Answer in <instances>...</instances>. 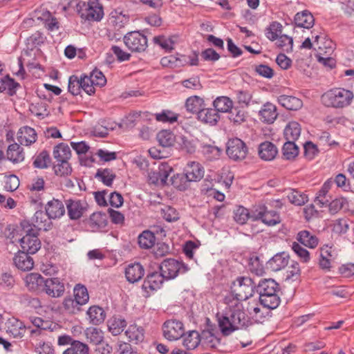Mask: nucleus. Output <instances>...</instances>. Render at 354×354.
I'll return each mask as SVG.
<instances>
[{"label": "nucleus", "instance_id": "27", "mask_svg": "<svg viewBox=\"0 0 354 354\" xmlns=\"http://www.w3.org/2000/svg\"><path fill=\"white\" fill-rule=\"evenodd\" d=\"M279 103L288 110H298L302 105V101L294 96L282 95L278 97Z\"/></svg>", "mask_w": 354, "mask_h": 354}, {"label": "nucleus", "instance_id": "57", "mask_svg": "<svg viewBox=\"0 0 354 354\" xmlns=\"http://www.w3.org/2000/svg\"><path fill=\"white\" fill-rule=\"evenodd\" d=\"M30 322L35 326L37 328H39L44 330H53L55 326L48 320H44L40 317L31 316L29 317Z\"/></svg>", "mask_w": 354, "mask_h": 354}, {"label": "nucleus", "instance_id": "58", "mask_svg": "<svg viewBox=\"0 0 354 354\" xmlns=\"http://www.w3.org/2000/svg\"><path fill=\"white\" fill-rule=\"evenodd\" d=\"M54 171L56 175L60 176H68L72 172V168L68 161L55 162Z\"/></svg>", "mask_w": 354, "mask_h": 354}, {"label": "nucleus", "instance_id": "22", "mask_svg": "<svg viewBox=\"0 0 354 354\" xmlns=\"http://www.w3.org/2000/svg\"><path fill=\"white\" fill-rule=\"evenodd\" d=\"M144 275V268L139 263L130 264L125 270V276L130 283L138 281Z\"/></svg>", "mask_w": 354, "mask_h": 354}, {"label": "nucleus", "instance_id": "3", "mask_svg": "<svg viewBox=\"0 0 354 354\" xmlns=\"http://www.w3.org/2000/svg\"><path fill=\"white\" fill-rule=\"evenodd\" d=\"M354 99L353 91L344 88H333L325 92L321 97L327 107L344 109L350 106Z\"/></svg>", "mask_w": 354, "mask_h": 354}, {"label": "nucleus", "instance_id": "9", "mask_svg": "<svg viewBox=\"0 0 354 354\" xmlns=\"http://www.w3.org/2000/svg\"><path fill=\"white\" fill-rule=\"evenodd\" d=\"M226 153L230 158L234 160H242L248 154V148L241 139L235 138L229 140Z\"/></svg>", "mask_w": 354, "mask_h": 354}, {"label": "nucleus", "instance_id": "52", "mask_svg": "<svg viewBox=\"0 0 354 354\" xmlns=\"http://www.w3.org/2000/svg\"><path fill=\"white\" fill-rule=\"evenodd\" d=\"M247 310L250 316L257 322H261L262 319L265 317V314L267 313V310L264 312L258 304L254 305L253 304H249Z\"/></svg>", "mask_w": 354, "mask_h": 354}, {"label": "nucleus", "instance_id": "61", "mask_svg": "<svg viewBox=\"0 0 354 354\" xmlns=\"http://www.w3.org/2000/svg\"><path fill=\"white\" fill-rule=\"evenodd\" d=\"M251 218V214L248 209L240 206L234 210V218L239 224H245L248 218Z\"/></svg>", "mask_w": 354, "mask_h": 354}, {"label": "nucleus", "instance_id": "34", "mask_svg": "<svg viewBox=\"0 0 354 354\" xmlns=\"http://www.w3.org/2000/svg\"><path fill=\"white\" fill-rule=\"evenodd\" d=\"M213 106L217 112L227 113L232 109L233 102L227 96H219L214 100Z\"/></svg>", "mask_w": 354, "mask_h": 354}, {"label": "nucleus", "instance_id": "15", "mask_svg": "<svg viewBox=\"0 0 354 354\" xmlns=\"http://www.w3.org/2000/svg\"><path fill=\"white\" fill-rule=\"evenodd\" d=\"M258 153L262 160L270 161L277 156L278 149L276 145L272 142L265 141L259 145Z\"/></svg>", "mask_w": 354, "mask_h": 354}, {"label": "nucleus", "instance_id": "30", "mask_svg": "<svg viewBox=\"0 0 354 354\" xmlns=\"http://www.w3.org/2000/svg\"><path fill=\"white\" fill-rule=\"evenodd\" d=\"M288 256L283 252L274 255L268 263L272 270L278 271L288 266Z\"/></svg>", "mask_w": 354, "mask_h": 354}, {"label": "nucleus", "instance_id": "2", "mask_svg": "<svg viewBox=\"0 0 354 354\" xmlns=\"http://www.w3.org/2000/svg\"><path fill=\"white\" fill-rule=\"evenodd\" d=\"M257 292L259 294L261 304L267 309H274L280 304L278 295L279 284L272 279L260 280L256 286Z\"/></svg>", "mask_w": 354, "mask_h": 354}, {"label": "nucleus", "instance_id": "53", "mask_svg": "<svg viewBox=\"0 0 354 354\" xmlns=\"http://www.w3.org/2000/svg\"><path fill=\"white\" fill-rule=\"evenodd\" d=\"M288 201L295 205H303L308 201V196L297 190H290L288 194Z\"/></svg>", "mask_w": 354, "mask_h": 354}, {"label": "nucleus", "instance_id": "31", "mask_svg": "<svg viewBox=\"0 0 354 354\" xmlns=\"http://www.w3.org/2000/svg\"><path fill=\"white\" fill-rule=\"evenodd\" d=\"M201 342V335L196 330H191L184 335L183 344L187 349H194Z\"/></svg>", "mask_w": 354, "mask_h": 354}, {"label": "nucleus", "instance_id": "47", "mask_svg": "<svg viewBox=\"0 0 354 354\" xmlns=\"http://www.w3.org/2000/svg\"><path fill=\"white\" fill-rule=\"evenodd\" d=\"M203 100L196 95L189 97L187 99L185 102V107L187 111L195 113H198V111L202 109Z\"/></svg>", "mask_w": 354, "mask_h": 354}, {"label": "nucleus", "instance_id": "59", "mask_svg": "<svg viewBox=\"0 0 354 354\" xmlns=\"http://www.w3.org/2000/svg\"><path fill=\"white\" fill-rule=\"evenodd\" d=\"M127 322L125 319L120 318H114L110 322L109 330L113 335H118L123 330L126 326Z\"/></svg>", "mask_w": 354, "mask_h": 354}, {"label": "nucleus", "instance_id": "50", "mask_svg": "<svg viewBox=\"0 0 354 354\" xmlns=\"http://www.w3.org/2000/svg\"><path fill=\"white\" fill-rule=\"evenodd\" d=\"M247 114L245 111L238 107L233 108L229 111V120L234 124L239 125L245 121Z\"/></svg>", "mask_w": 354, "mask_h": 354}, {"label": "nucleus", "instance_id": "28", "mask_svg": "<svg viewBox=\"0 0 354 354\" xmlns=\"http://www.w3.org/2000/svg\"><path fill=\"white\" fill-rule=\"evenodd\" d=\"M198 118L204 123L214 125L218 122L219 115L214 109H202L198 111Z\"/></svg>", "mask_w": 354, "mask_h": 354}, {"label": "nucleus", "instance_id": "10", "mask_svg": "<svg viewBox=\"0 0 354 354\" xmlns=\"http://www.w3.org/2000/svg\"><path fill=\"white\" fill-rule=\"evenodd\" d=\"M162 330L164 337L169 341L180 339L185 332L183 324L176 319L165 322L162 326Z\"/></svg>", "mask_w": 354, "mask_h": 354}, {"label": "nucleus", "instance_id": "29", "mask_svg": "<svg viewBox=\"0 0 354 354\" xmlns=\"http://www.w3.org/2000/svg\"><path fill=\"white\" fill-rule=\"evenodd\" d=\"M90 323L93 325H99L102 323L106 317L104 310L98 306H91L87 310Z\"/></svg>", "mask_w": 354, "mask_h": 354}, {"label": "nucleus", "instance_id": "48", "mask_svg": "<svg viewBox=\"0 0 354 354\" xmlns=\"http://www.w3.org/2000/svg\"><path fill=\"white\" fill-rule=\"evenodd\" d=\"M30 111L38 117L44 118L50 113L48 104L44 101H39L32 104L30 106Z\"/></svg>", "mask_w": 354, "mask_h": 354}, {"label": "nucleus", "instance_id": "37", "mask_svg": "<svg viewBox=\"0 0 354 354\" xmlns=\"http://www.w3.org/2000/svg\"><path fill=\"white\" fill-rule=\"evenodd\" d=\"M8 159L13 162H19L24 160V153L22 148L17 143L9 145L7 150Z\"/></svg>", "mask_w": 354, "mask_h": 354}, {"label": "nucleus", "instance_id": "25", "mask_svg": "<svg viewBox=\"0 0 354 354\" xmlns=\"http://www.w3.org/2000/svg\"><path fill=\"white\" fill-rule=\"evenodd\" d=\"M171 171L172 169L169 165L167 164H162L158 167V171H153L150 174V180H151L153 183H158L160 182L162 184H165Z\"/></svg>", "mask_w": 354, "mask_h": 354}, {"label": "nucleus", "instance_id": "35", "mask_svg": "<svg viewBox=\"0 0 354 354\" xmlns=\"http://www.w3.org/2000/svg\"><path fill=\"white\" fill-rule=\"evenodd\" d=\"M159 144L163 147H170L177 142V137L169 130L160 131L156 136Z\"/></svg>", "mask_w": 354, "mask_h": 354}, {"label": "nucleus", "instance_id": "21", "mask_svg": "<svg viewBox=\"0 0 354 354\" xmlns=\"http://www.w3.org/2000/svg\"><path fill=\"white\" fill-rule=\"evenodd\" d=\"M44 281V277L38 273H30L24 278L26 286L31 291L42 290Z\"/></svg>", "mask_w": 354, "mask_h": 354}, {"label": "nucleus", "instance_id": "45", "mask_svg": "<svg viewBox=\"0 0 354 354\" xmlns=\"http://www.w3.org/2000/svg\"><path fill=\"white\" fill-rule=\"evenodd\" d=\"M95 178L101 180L105 185L111 186L115 174L110 169H99L95 174Z\"/></svg>", "mask_w": 354, "mask_h": 354}, {"label": "nucleus", "instance_id": "7", "mask_svg": "<svg viewBox=\"0 0 354 354\" xmlns=\"http://www.w3.org/2000/svg\"><path fill=\"white\" fill-rule=\"evenodd\" d=\"M123 39L126 46L132 52L141 53L147 48V37L139 31L128 32Z\"/></svg>", "mask_w": 354, "mask_h": 354}, {"label": "nucleus", "instance_id": "46", "mask_svg": "<svg viewBox=\"0 0 354 354\" xmlns=\"http://www.w3.org/2000/svg\"><path fill=\"white\" fill-rule=\"evenodd\" d=\"M171 184L176 189L184 191L189 187L191 183L185 174H177L171 178Z\"/></svg>", "mask_w": 354, "mask_h": 354}, {"label": "nucleus", "instance_id": "14", "mask_svg": "<svg viewBox=\"0 0 354 354\" xmlns=\"http://www.w3.org/2000/svg\"><path fill=\"white\" fill-rule=\"evenodd\" d=\"M52 218H50L46 212H44L41 210L37 211L31 218V221L37 230L48 231L51 228Z\"/></svg>", "mask_w": 354, "mask_h": 354}, {"label": "nucleus", "instance_id": "51", "mask_svg": "<svg viewBox=\"0 0 354 354\" xmlns=\"http://www.w3.org/2000/svg\"><path fill=\"white\" fill-rule=\"evenodd\" d=\"M282 33V26L279 22H272L266 29V35L270 41L277 40Z\"/></svg>", "mask_w": 354, "mask_h": 354}, {"label": "nucleus", "instance_id": "63", "mask_svg": "<svg viewBox=\"0 0 354 354\" xmlns=\"http://www.w3.org/2000/svg\"><path fill=\"white\" fill-rule=\"evenodd\" d=\"M203 153L209 159L218 158L221 153V150L214 145L203 144L202 145Z\"/></svg>", "mask_w": 354, "mask_h": 354}, {"label": "nucleus", "instance_id": "26", "mask_svg": "<svg viewBox=\"0 0 354 354\" xmlns=\"http://www.w3.org/2000/svg\"><path fill=\"white\" fill-rule=\"evenodd\" d=\"M314 17L308 10L298 12L295 17V23L297 27L309 29L314 24Z\"/></svg>", "mask_w": 354, "mask_h": 354}, {"label": "nucleus", "instance_id": "33", "mask_svg": "<svg viewBox=\"0 0 354 354\" xmlns=\"http://www.w3.org/2000/svg\"><path fill=\"white\" fill-rule=\"evenodd\" d=\"M19 84L8 75L0 77V93L6 92L10 95L16 93Z\"/></svg>", "mask_w": 354, "mask_h": 354}, {"label": "nucleus", "instance_id": "42", "mask_svg": "<svg viewBox=\"0 0 354 354\" xmlns=\"http://www.w3.org/2000/svg\"><path fill=\"white\" fill-rule=\"evenodd\" d=\"M156 238L154 234L149 231L142 232L138 236V244L143 249H149L154 245Z\"/></svg>", "mask_w": 354, "mask_h": 354}, {"label": "nucleus", "instance_id": "38", "mask_svg": "<svg viewBox=\"0 0 354 354\" xmlns=\"http://www.w3.org/2000/svg\"><path fill=\"white\" fill-rule=\"evenodd\" d=\"M71 156V151L69 147L63 143L57 145L53 150V156L56 162L68 161Z\"/></svg>", "mask_w": 354, "mask_h": 354}, {"label": "nucleus", "instance_id": "56", "mask_svg": "<svg viewBox=\"0 0 354 354\" xmlns=\"http://www.w3.org/2000/svg\"><path fill=\"white\" fill-rule=\"evenodd\" d=\"M39 18L44 21L45 27L48 30L53 31L59 28L57 19L54 17L49 11L44 12L42 15Z\"/></svg>", "mask_w": 354, "mask_h": 354}, {"label": "nucleus", "instance_id": "36", "mask_svg": "<svg viewBox=\"0 0 354 354\" xmlns=\"http://www.w3.org/2000/svg\"><path fill=\"white\" fill-rule=\"evenodd\" d=\"M284 137L286 140H297L301 134V126L295 121L290 122L284 129Z\"/></svg>", "mask_w": 354, "mask_h": 354}, {"label": "nucleus", "instance_id": "1", "mask_svg": "<svg viewBox=\"0 0 354 354\" xmlns=\"http://www.w3.org/2000/svg\"><path fill=\"white\" fill-rule=\"evenodd\" d=\"M255 288L254 281L248 277H239L232 283L231 289L235 298L228 304V313L218 317V326L223 335H230L234 331L247 328L252 324L241 301L252 297Z\"/></svg>", "mask_w": 354, "mask_h": 354}, {"label": "nucleus", "instance_id": "8", "mask_svg": "<svg viewBox=\"0 0 354 354\" xmlns=\"http://www.w3.org/2000/svg\"><path fill=\"white\" fill-rule=\"evenodd\" d=\"M20 245L23 251L29 254L36 253L41 247L35 229L30 228L26 231V234L20 239Z\"/></svg>", "mask_w": 354, "mask_h": 354}, {"label": "nucleus", "instance_id": "13", "mask_svg": "<svg viewBox=\"0 0 354 354\" xmlns=\"http://www.w3.org/2000/svg\"><path fill=\"white\" fill-rule=\"evenodd\" d=\"M184 171L190 182H198L204 176V169L198 162H188Z\"/></svg>", "mask_w": 354, "mask_h": 354}, {"label": "nucleus", "instance_id": "17", "mask_svg": "<svg viewBox=\"0 0 354 354\" xmlns=\"http://www.w3.org/2000/svg\"><path fill=\"white\" fill-rule=\"evenodd\" d=\"M28 254L29 253L22 250L15 256L13 262L19 270L28 271L33 268L34 261Z\"/></svg>", "mask_w": 354, "mask_h": 354}, {"label": "nucleus", "instance_id": "24", "mask_svg": "<svg viewBox=\"0 0 354 354\" xmlns=\"http://www.w3.org/2000/svg\"><path fill=\"white\" fill-rule=\"evenodd\" d=\"M125 335L129 339V341L134 344L142 342L145 339L144 328L136 324H131L128 327L125 331Z\"/></svg>", "mask_w": 354, "mask_h": 354}, {"label": "nucleus", "instance_id": "44", "mask_svg": "<svg viewBox=\"0 0 354 354\" xmlns=\"http://www.w3.org/2000/svg\"><path fill=\"white\" fill-rule=\"evenodd\" d=\"M62 304L64 310L69 314L78 313L81 311V307L82 306L80 301L75 300L71 297H66L64 299Z\"/></svg>", "mask_w": 354, "mask_h": 354}, {"label": "nucleus", "instance_id": "5", "mask_svg": "<svg viewBox=\"0 0 354 354\" xmlns=\"http://www.w3.org/2000/svg\"><path fill=\"white\" fill-rule=\"evenodd\" d=\"M160 270L165 279H172L178 274L185 273L188 268L183 262L174 259H167L160 265Z\"/></svg>", "mask_w": 354, "mask_h": 354}, {"label": "nucleus", "instance_id": "40", "mask_svg": "<svg viewBox=\"0 0 354 354\" xmlns=\"http://www.w3.org/2000/svg\"><path fill=\"white\" fill-rule=\"evenodd\" d=\"M73 297L82 306L86 304L89 300L88 290L85 286L81 283L76 284L73 288Z\"/></svg>", "mask_w": 354, "mask_h": 354}, {"label": "nucleus", "instance_id": "18", "mask_svg": "<svg viewBox=\"0 0 354 354\" xmlns=\"http://www.w3.org/2000/svg\"><path fill=\"white\" fill-rule=\"evenodd\" d=\"M6 331L15 338H21L26 333V328L22 322L12 317L7 322Z\"/></svg>", "mask_w": 354, "mask_h": 354}, {"label": "nucleus", "instance_id": "6", "mask_svg": "<svg viewBox=\"0 0 354 354\" xmlns=\"http://www.w3.org/2000/svg\"><path fill=\"white\" fill-rule=\"evenodd\" d=\"M251 219L252 221H261L268 226H274L281 223L279 214L274 210H268L263 205L256 208L251 213Z\"/></svg>", "mask_w": 354, "mask_h": 354}, {"label": "nucleus", "instance_id": "54", "mask_svg": "<svg viewBox=\"0 0 354 354\" xmlns=\"http://www.w3.org/2000/svg\"><path fill=\"white\" fill-rule=\"evenodd\" d=\"M201 341L205 346L211 348H216L220 344V339L208 330L203 331Z\"/></svg>", "mask_w": 354, "mask_h": 354}, {"label": "nucleus", "instance_id": "60", "mask_svg": "<svg viewBox=\"0 0 354 354\" xmlns=\"http://www.w3.org/2000/svg\"><path fill=\"white\" fill-rule=\"evenodd\" d=\"M277 46L287 53L292 50L293 39L286 35H281L276 41Z\"/></svg>", "mask_w": 354, "mask_h": 354}, {"label": "nucleus", "instance_id": "23", "mask_svg": "<svg viewBox=\"0 0 354 354\" xmlns=\"http://www.w3.org/2000/svg\"><path fill=\"white\" fill-rule=\"evenodd\" d=\"M277 108L272 103L265 104L259 111L260 119L262 122L272 124L277 118Z\"/></svg>", "mask_w": 354, "mask_h": 354}, {"label": "nucleus", "instance_id": "62", "mask_svg": "<svg viewBox=\"0 0 354 354\" xmlns=\"http://www.w3.org/2000/svg\"><path fill=\"white\" fill-rule=\"evenodd\" d=\"M153 42L159 45L162 49L171 51L174 49V41L172 38H166L165 36H157L153 37Z\"/></svg>", "mask_w": 354, "mask_h": 354}, {"label": "nucleus", "instance_id": "16", "mask_svg": "<svg viewBox=\"0 0 354 354\" xmlns=\"http://www.w3.org/2000/svg\"><path fill=\"white\" fill-rule=\"evenodd\" d=\"M66 205L68 216L73 220L80 218L86 210V203L79 200H68Z\"/></svg>", "mask_w": 354, "mask_h": 354}, {"label": "nucleus", "instance_id": "41", "mask_svg": "<svg viewBox=\"0 0 354 354\" xmlns=\"http://www.w3.org/2000/svg\"><path fill=\"white\" fill-rule=\"evenodd\" d=\"M187 62V57L181 55L180 57H176L170 55L164 57L160 60V64L164 67L176 68L185 65Z\"/></svg>", "mask_w": 354, "mask_h": 354}, {"label": "nucleus", "instance_id": "43", "mask_svg": "<svg viewBox=\"0 0 354 354\" xmlns=\"http://www.w3.org/2000/svg\"><path fill=\"white\" fill-rule=\"evenodd\" d=\"M282 153L285 159L292 160L299 153V148L295 145V140H287L282 148Z\"/></svg>", "mask_w": 354, "mask_h": 354}, {"label": "nucleus", "instance_id": "49", "mask_svg": "<svg viewBox=\"0 0 354 354\" xmlns=\"http://www.w3.org/2000/svg\"><path fill=\"white\" fill-rule=\"evenodd\" d=\"M236 100L241 107H248L252 102V95L249 91L238 90L236 91Z\"/></svg>", "mask_w": 354, "mask_h": 354}, {"label": "nucleus", "instance_id": "11", "mask_svg": "<svg viewBox=\"0 0 354 354\" xmlns=\"http://www.w3.org/2000/svg\"><path fill=\"white\" fill-rule=\"evenodd\" d=\"M42 290L52 297H59L64 294L65 288L58 278H50L45 280Z\"/></svg>", "mask_w": 354, "mask_h": 354}, {"label": "nucleus", "instance_id": "4", "mask_svg": "<svg viewBox=\"0 0 354 354\" xmlns=\"http://www.w3.org/2000/svg\"><path fill=\"white\" fill-rule=\"evenodd\" d=\"M81 18L92 21H100L104 17L102 5L99 0H88L87 3H80L77 6Z\"/></svg>", "mask_w": 354, "mask_h": 354}, {"label": "nucleus", "instance_id": "12", "mask_svg": "<svg viewBox=\"0 0 354 354\" xmlns=\"http://www.w3.org/2000/svg\"><path fill=\"white\" fill-rule=\"evenodd\" d=\"M45 210L48 216L53 219L59 218L65 214L64 204L55 198H53L46 203Z\"/></svg>", "mask_w": 354, "mask_h": 354}, {"label": "nucleus", "instance_id": "64", "mask_svg": "<svg viewBox=\"0 0 354 354\" xmlns=\"http://www.w3.org/2000/svg\"><path fill=\"white\" fill-rule=\"evenodd\" d=\"M301 274L299 265L297 262L292 261L288 266L286 271V280L296 281L299 279Z\"/></svg>", "mask_w": 354, "mask_h": 354}, {"label": "nucleus", "instance_id": "19", "mask_svg": "<svg viewBox=\"0 0 354 354\" xmlns=\"http://www.w3.org/2000/svg\"><path fill=\"white\" fill-rule=\"evenodd\" d=\"M165 279V277L162 276V272H154L151 274H149L144 281L142 288L147 290H156L159 289Z\"/></svg>", "mask_w": 354, "mask_h": 354}, {"label": "nucleus", "instance_id": "39", "mask_svg": "<svg viewBox=\"0 0 354 354\" xmlns=\"http://www.w3.org/2000/svg\"><path fill=\"white\" fill-rule=\"evenodd\" d=\"M84 335L87 341L90 343L97 345L103 342V332L96 328H88L84 331Z\"/></svg>", "mask_w": 354, "mask_h": 354}, {"label": "nucleus", "instance_id": "55", "mask_svg": "<svg viewBox=\"0 0 354 354\" xmlns=\"http://www.w3.org/2000/svg\"><path fill=\"white\" fill-rule=\"evenodd\" d=\"M176 143L181 150L188 153H193L196 151V145L194 141L187 139L184 136H178Z\"/></svg>", "mask_w": 354, "mask_h": 354}, {"label": "nucleus", "instance_id": "20", "mask_svg": "<svg viewBox=\"0 0 354 354\" xmlns=\"http://www.w3.org/2000/svg\"><path fill=\"white\" fill-rule=\"evenodd\" d=\"M37 133L29 127H21L17 133V140L21 145L28 146L36 141Z\"/></svg>", "mask_w": 354, "mask_h": 354}, {"label": "nucleus", "instance_id": "32", "mask_svg": "<svg viewBox=\"0 0 354 354\" xmlns=\"http://www.w3.org/2000/svg\"><path fill=\"white\" fill-rule=\"evenodd\" d=\"M297 240L302 245L310 248H315L318 245V239L307 230H303L297 234Z\"/></svg>", "mask_w": 354, "mask_h": 354}]
</instances>
